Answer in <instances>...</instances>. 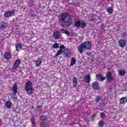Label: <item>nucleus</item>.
Masks as SVG:
<instances>
[{
    "instance_id": "nucleus-1",
    "label": "nucleus",
    "mask_w": 127,
    "mask_h": 127,
    "mask_svg": "<svg viewBox=\"0 0 127 127\" xmlns=\"http://www.w3.org/2000/svg\"><path fill=\"white\" fill-rule=\"evenodd\" d=\"M59 23L60 25H63V24H67L70 23L72 21V16L70 15V13L67 12H62L58 17Z\"/></svg>"
},
{
    "instance_id": "nucleus-2",
    "label": "nucleus",
    "mask_w": 127,
    "mask_h": 127,
    "mask_svg": "<svg viewBox=\"0 0 127 127\" xmlns=\"http://www.w3.org/2000/svg\"><path fill=\"white\" fill-rule=\"evenodd\" d=\"M77 49L80 54H83L84 49H86L87 50H91V49H92V42L89 41H86L79 45Z\"/></svg>"
},
{
    "instance_id": "nucleus-3",
    "label": "nucleus",
    "mask_w": 127,
    "mask_h": 127,
    "mask_svg": "<svg viewBox=\"0 0 127 127\" xmlns=\"http://www.w3.org/2000/svg\"><path fill=\"white\" fill-rule=\"evenodd\" d=\"M24 89L27 95H32V94L34 93V89H33V84L30 81L26 82Z\"/></svg>"
},
{
    "instance_id": "nucleus-4",
    "label": "nucleus",
    "mask_w": 127,
    "mask_h": 127,
    "mask_svg": "<svg viewBox=\"0 0 127 127\" xmlns=\"http://www.w3.org/2000/svg\"><path fill=\"white\" fill-rule=\"evenodd\" d=\"M74 26H76L77 28H79V27H81V28H85L86 26V22L84 20L77 21L74 23Z\"/></svg>"
},
{
    "instance_id": "nucleus-5",
    "label": "nucleus",
    "mask_w": 127,
    "mask_h": 127,
    "mask_svg": "<svg viewBox=\"0 0 127 127\" xmlns=\"http://www.w3.org/2000/svg\"><path fill=\"white\" fill-rule=\"evenodd\" d=\"M64 49H65V46L64 45H61L60 46V50L58 51L56 54L54 56V58H57L59 55H61L64 52V51H63Z\"/></svg>"
},
{
    "instance_id": "nucleus-6",
    "label": "nucleus",
    "mask_w": 127,
    "mask_h": 127,
    "mask_svg": "<svg viewBox=\"0 0 127 127\" xmlns=\"http://www.w3.org/2000/svg\"><path fill=\"white\" fill-rule=\"evenodd\" d=\"M53 36L54 39L58 40L61 38V34L58 31H55L53 34Z\"/></svg>"
},
{
    "instance_id": "nucleus-7",
    "label": "nucleus",
    "mask_w": 127,
    "mask_h": 127,
    "mask_svg": "<svg viewBox=\"0 0 127 127\" xmlns=\"http://www.w3.org/2000/svg\"><path fill=\"white\" fill-rule=\"evenodd\" d=\"M14 10L12 11H7L4 12V16L5 17H10V16H12V15H14Z\"/></svg>"
},
{
    "instance_id": "nucleus-8",
    "label": "nucleus",
    "mask_w": 127,
    "mask_h": 127,
    "mask_svg": "<svg viewBox=\"0 0 127 127\" xmlns=\"http://www.w3.org/2000/svg\"><path fill=\"white\" fill-rule=\"evenodd\" d=\"M106 79L108 82H112L114 80V77L112 76V72L108 71L106 74Z\"/></svg>"
},
{
    "instance_id": "nucleus-9",
    "label": "nucleus",
    "mask_w": 127,
    "mask_h": 127,
    "mask_svg": "<svg viewBox=\"0 0 127 127\" xmlns=\"http://www.w3.org/2000/svg\"><path fill=\"white\" fill-rule=\"evenodd\" d=\"M17 90H18L17 84H14L12 88V91H13L12 96L15 95L17 94Z\"/></svg>"
},
{
    "instance_id": "nucleus-10",
    "label": "nucleus",
    "mask_w": 127,
    "mask_h": 127,
    "mask_svg": "<svg viewBox=\"0 0 127 127\" xmlns=\"http://www.w3.org/2000/svg\"><path fill=\"white\" fill-rule=\"evenodd\" d=\"M3 57L6 60H8L11 58V53L9 52H6L3 54Z\"/></svg>"
},
{
    "instance_id": "nucleus-11",
    "label": "nucleus",
    "mask_w": 127,
    "mask_h": 127,
    "mask_svg": "<svg viewBox=\"0 0 127 127\" xmlns=\"http://www.w3.org/2000/svg\"><path fill=\"white\" fill-rule=\"evenodd\" d=\"M21 63V61L19 59H17L15 61V63L13 65V68L15 69L16 68H17L20 65Z\"/></svg>"
},
{
    "instance_id": "nucleus-12",
    "label": "nucleus",
    "mask_w": 127,
    "mask_h": 127,
    "mask_svg": "<svg viewBox=\"0 0 127 127\" xmlns=\"http://www.w3.org/2000/svg\"><path fill=\"white\" fill-rule=\"evenodd\" d=\"M119 44L120 47H122V48H124L126 47V45H127V42H126V40L121 39L119 40Z\"/></svg>"
},
{
    "instance_id": "nucleus-13",
    "label": "nucleus",
    "mask_w": 127,
    "mask_h": 127,
    "mask_svg": "<svg viewBox=\"0 0 127 127\" xmlns=\"http://www.w3.org/2000/svg\"><path fill=\"white\" fill-rule=\"evenodd\" d=\"M64 54L65 55L66 58H69L71 56V52L68 49H65L64 51Z\"/></svg>"
},
{
    "instance_id": "nucleus-14",
    "label": "nucleus",
    "mask_w": 127,
    "mask_h": 127,
    "mask_svg": "<svg viewBox=\"0 0 127 127\" xmlns=\"http://www.w3.org/2000/svg\"><path fill=\"white\" fill-rule=\"evenodd\" d=\"M96 79L98 81H105V80H106V77H105V76H103V75H102L101 74H97L96 75Z\"/></svg>"
},
{
    "instance_id": "nucleus-15",
    "label": "nucleus",
    "mask_w": 127,
    "mask_h": 127,
    "mask_svg": "<svg viewBox=\"0 0 127 127\" xmlns=\"http://www.w3.org/2000/svg\"><path fill=\"white\" fill-rule=\"evenodd\" d=\"M92 87L94 90H100V87H99V83L97 82H94L92 83Z\"/></svg>"
},
{
    "instance_id": "nucleus-16",
    "label": "nucleus",
    "mask_w": 127,
    "mask_h": 127,
    "mask_svg": "<svg viewBox=\"0 0 127 127\" xmlns=\"http://www.w3.org/2000/svg\"><path fill=\"white\" fill-rule=\"evenodd\" d=\"M35 64L37 67H39V65L42 64V60L40 58H38V60L35 61Z\"/></svg>"
},
{
    "instance_id": "nucleus-17",
    "label": "nucleus",
    "mask_w": 127,
    "mask_h": 127,
    "mask_svg": "<svg viewBox=\"0 0 127 127\" xmlns=\"http://www.w3.org/2000/svg\"><path fill=\"white\" fill-rule=\"evenodd\" d=\"M127 102V98L125 97L121 98L120 100V103L122 105H124L125 104H126Z\"/></svg>"
},
{
    "instance_id": "nucleus-18",
    "label": "nucleus",
    "mask_w": 127,
    "mask_h": 127,
    "mask_svg": "<svg viewBox=\"0 0 127 127\" xmlns=\"http://www.w3.org/2000/svg\"><path fill=\"white\" fill-rule=\"evenodd\" d=\"M85 82L86 83H90L91 81V76L90 74L87 75L84 77Z\"/></svg>"
},
{
    "instance_id": "nucleus-19",
    "label": "nucleus",
    "mask_w": 127,
    "mask_h": 127,
    "mask_svg": "<svg viewBox=\"0 0 127 127\" xmlns=\"http://www.w3.org/2000/svg\"><path fill=\"white\" fill-rule=\"evenodd\" d=\"M15 48L16 51H19L20 49H22V45L21 44L18 43L15 45Z\"/></svg>"
},
{
    "instance_id": "nucleus-20",
    "label": "nucleus",
    "mask_w": 127,
    "mask_h": 127,
    "mask_svg": "<svg viewBox=\"0 0 127 127\" xmlns=\"http://www.w3.org/2000/svg\"><path fill=\"white\" fill-rule=\"evenodd\" d=\"M5 106L7 109H11L12 103L9 101H6L5 103Z\"/></svg>"
},
{
    "instance_id": "nucleus-21",
    "label": "nucleus",
    "mask_w": 127,
    "mask_h": 127,
    "mask_svg": "<svg viewBox=\"0 0 127 127\" xmlns=\"http://www.w3.org/2000/svg\"><path fill=\"white\" fill-rule=\"evenodd\" d=\"M127 71L125 70L120 69L118 70V74L120 76H125Z\"/></svg>"
},
{
    "instance_id": "nucleus-22",
    "label": "nucleus",
    "mask_w": 127,
    "mask_h": 127,
    "mask_svg": "<svg viewBox=\"0 0 127 127\" xmlns=\"http://www.w3.org/2000/svg\"><path fill=\"white\" fill-rule=\"evenodd\" d=\"M73 85L74 87H77L78 85V79H77L76 77L73 78Z\"/></svg>"
},
{
    "instance_id": "nucleus-23",
    "label": "nucleus",
    "mask_w": 127,
    "mask_h": 127,
    "mask_svg": "<svg viewBox=\"0 0 127 127\" xmlns=\"http://www.w3.org/2000/svg\"><path fill=\"white\" fill-rule=\"evenodd\" d=\"M61 31L62 32V33L66 34V35H67V36H69V35H70V32L68 31H67L66 30L62 29Z\"/></svg>"
},
{
    "instance_id": "nucleus-24",
    "label": "nucleus",
    "mask_w": 127,
    "mask_h": 127,
    "mask_svg": "<svg viewBox=\"0 0 127 127\" xmlns=\"http://www.w3.org/2000/svg\"><path fill=\"white\" fill-rule=\"evenodd\" d=\"M40 119L41 121H43V122H44L48 120V117H47V116L42 115L40 117Z\"/></svg>"
},
{
    "instance_id": "nucleus-25",
    "label": "nucleus",
    "mask_w": 127,
    "mask_h": 127,
    "mask_svg": "<svg viewBox=\"0 0 127 127\" xmlns=\"http://www.w3.org/2000/svg\"><path fill=\"white\" fill-rule=\"evenodd\" d=\"M75 64H76V59L74 58H72L70 62V65L73 66V65H75Z\"/></svg>"
},
{
    "instance_id": "nucleus-26",
    "label": "nucleus",
    "mask_w": 127,
    "mask_h": 127,
    "mask_svg": "<svg viewBox=\"0 0 127 127\" xmlns=\"http://www.w3.org/2000/svg\"><path fill=\"white\" fill-rule=\"evenodd\" d=\"M31 122L32 124L33 127H35V118H34V117H32L31 119Z\"/></svg>"
},
{
    "instance_id": "nucleus-27",
    "label": "nucleus",
    "mask_w": 127,
    "mask_h": 127,
    "mask_svg": "<svg viewBox=\"0 0 127 127\" xmlns=\"http://www.w3.org/2000/svg\"><path fill=\"white\" fill-rule=\"evenodd\" d=\"M113 11H114V10L113 9V8H112L111 7H109L107 9V12H108V13H110V14H112Z\"/></svg>"
},
{
    "instance_id": "nucleus-28",
    "label": "nucleus",
    "mask_w": 127,
    "mask_h": 127,
    "mask_svg": "<svg viewBox=\"0 0 127 127\" xmlns=\"http://www.w3.org/2000/svg\"><path fill=\"white\" fill-rule=\"evenodd\" d=\"M102 100V96H98L96 97V98L95 99V102L98 103L100 102Z\"/></svg>"
},
{
    "instance_id": "nucleus-29",
    "label": "nucleus",
    "mask_w": 127,
    "mask_h": 127,
    "mask_svg": "<svg viewBox=\"0 0 127 127\" xmlns=\"http://www.w3.org/2000/svg\"><path fill=\"white\" fill-rule=\"evenodd\" d=\"M53 47L55 48V49H58V48H59V44L56 42L55 44H53Z\"/></svg>"
},
{
    "instance_id": "nucleus-30",
    "label": "nucleus",
    "mask_w": 127,
    "mask_h": 127,
    "mask_svg": "<svg viewBox=\"0 0 127 127\" xmlns=\"http://www.w3.org/2000/svg\"><path fill=\"white\" fill-rule=\"evenodd\" d=\"M104 123L103 121H100L99 122L98 125L100 127H104Z\"/></svg>"
},
{
    "instance_id": "nucleus-31",
    "label": "nucleus",
    "mask_w": 127,
    "mask_h": 127,
    "mask_svg": "<svg viewBox=\"0 0 127 127\" xmlns=\"http://www.w3.org/2000/svg\"><path fill=\"white\" fill-rule=\"evenodd\" d=\"M2 24L0 25V29H2V28H5L6 26H5V24L4 23V22H2Z\"/></svg>"
},
{
    "instance_id": "nucleus-32",
    "label": "nucleus",
    "mask_w": 127,
    "mask_h": 127,
    "mask_svg": "<svg viewBox=\"0 0 127 127\" xmlns=\"http://www.w3.org/2000/svg\"><path fill=\"white\" fill-rule=\"evenodd\" d=\"M41 127H47V124L45 122H42L41 123Z\"/></svg>"
},
{
    "instance_id": "nucleus-33",
    "label": "nucleus",
    "mask_w": 127,
    "mask_h": 127,
    "mask_svg": "<svg viewBox=\"0 0 127 127\" xmlns=\"http://www.w3.org/2000/svg\"><path fill=\"white\" fill-rule=\"evenodd\" d=\"M105 117H106V114H105V113L102 112L100 113V117L102 119H104V118H105Z\"/></svg>"
},
{
    "instance_id": "nucleus-34",
    "label": "nucleus",
    "mask_w": 127,
    "mask_h": 127,
    "mask_svg": "<svg viewBox=\"0 0 127 127\" xmlns=\"http://www.w3.org/2000/svg\"><path fill=\"white\" fill-rule=\"evenodd\" d=\"M28 5H29L30 7L33 6V5H34L33 1H30L29 2V3H28Z\"/></svg>"
},
{
    "instance_id": "nucleus-35",
    "label": "nucleus",
    "mask_w": 127,
    "mask_h": 127,
    "mask_svg": "<svg viewBox=\"0 0 127 127\" xmlns=\"http://www.w3.org/2000/svg\"><path fill=\"white\" fill-rule=\"evenodd\" d=\"M97 115L96 114L93 115L91 117V121H93L94 120H95V118H96V116Z\"/></svg>"
},
{
    "instance_id": "nucleus-36",
    "label": "nucleus",
    "mask_w": 127,
    "mask_h": 127,
    "mask_svg": "<svg viewBox=\"0 0 127 127\" xmlns=\"http://www.w3.org/2000/svg\"><path fill=\"white\" fill-rule=\"evenodd\" d=\"M123 37H126L127 36V32H124L122 35Z\"/></svg>"
},
{
    "instance_id": "nucleus-37",
    "label": "nucleus",
    "mask_w": 127,
    "mask_h": 127,
    "mask_svg": "<svg viewBox=\"0 0 127 127\" xmlns=\"http://www.w3.org/2000/svg\"><path fill=\"white\" fill-rule=\"evenodd\" d=\"M91 54H92V53L91 52L86 53V55H88V56H91Z\"/></svg>"
},
{
    "instance_id": "nucleus-38",
    "label": "nucleus",
    "mask_w": 127,
    "mask_h": 127,
    "mask_svg": "<svg viewBox=\"0 0 127 127\" xmlns=\"http://www.w3.org/2000/svg\"><path fill=\"white\" fill-rule=\"evenodd\" d=\"M40 108H42V105H39V106L37 107V108H38V109H40Z\"/></svg>"
},
{
    "instance_id": "nucleus-39",
    "label": "nucleus",
    "mask_w": 127,
    "mask_h": 127,
    "mask_svg": "<svg viewBox=\"0 0 127 127\" xmlns=\"http://www.w3.org/2000/svg\"><path fill=\"white\" fill-rule=\"evenodd\" d=\"M0 122H1V120L0 119Z\"/></svg>"
}]
</instances>
